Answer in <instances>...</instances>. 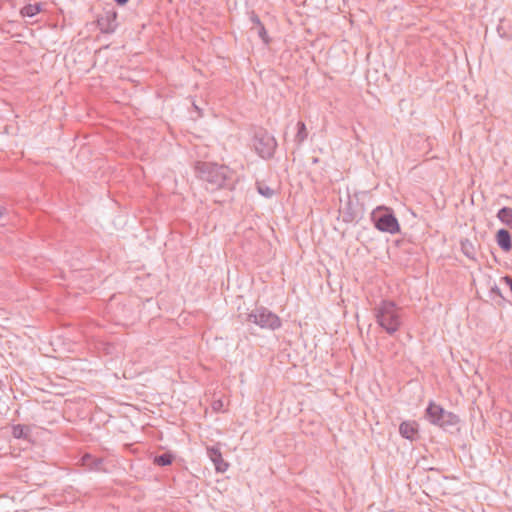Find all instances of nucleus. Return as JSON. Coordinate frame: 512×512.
<instances>
[{
    "label": "nucleus",
    "mask_w": 512,
    "mask_h": 512,
    "mask_svg": "<svg viewBox=\"0 0 512 512\" xmlns=\"http://www.w3.org/2000/svg\"><path fill=\"white\" fill-rule=\"evenodd\" d=\"M498 219L512 228V208L503 207L497 213Z\"/></svg>",
    "instance_id": "obj_12"
},
{
    "label": "nucleus",
    "mask_w": 512,
    "mask_h": 512,
    "mask_svg": "<svg viewBox=\"0 0 512 512\" xmlns=\"http://www.w3.org/2000/svg\"><path fill=\"white\" fill-rule=\"evenodd\" d=\"M97 25L102 33H113L117 28V13L114 10H106L98 16Z\"/></svg>",
    "instance_id": "obj_6"
},
{
    "label": "nucleus",
    "mask_w": 512,
    "mask_h": 512,
    "mask_svg": "<svg viewBox=\"0 0 512 512\" xmlns=\"http://www.w3.org/2000/svg\"><path fill=\"white\" fill-rule=\"evenodd\" d=\"M497 244L501 249L508 252L512 248L510 233L505 229H500L496 234Z\"/></svg>",
    "instance_id": "obj_11"
},
{
    "label": "nucleus",
    "mask_w": 512,
    "mask_h": 512,
    "mask_svg": "<svg viewBox=\"0 0 512 512\" xmlns=\"http://www.w3.org/2000/svg\"><path fill=\"white\" fill-rule=\"evenodd\" d=\"M509 364H510V366L512 367V354H511V355H510V357H509Z\"/></svg>",
    "instance_id": "obj_23"
},
{
    "label": "nucleus",
    "mask_w": 512,
    "mask_h": 512,
    "mask_svg": "<svg viewBox=\"0 0 512 512\" xmlns=\"http://www.w3.org/2000/svg\"><path fill=\"white\" fill-rule=\"evenodd\" d=\"M297 128H298V131H297V134L295 136V141L300 145L302 144L308 137V132H307V129H306V126H305V123L304 122H298L297 123Z\"/></svg>",
    "instance_id": "obj_16"
},
{
    "label": "nucleus",
    "mask_w": 512,
    "mask_h": 512,
    "mask_svg": "<svg viewBox=\"0 0 512 512\" xmlns=\"http://www.w3.org/2000/svg\"><path fill=\"white\" fill-rule=\"evenodd\" d=\"M221 406H222L221 401H216V402L213 403V409L214 410H219Z\"/></svg>",
    "instance_id": "obj_20"
},
{
    "label": "nucleus",
    "mask_w": 512,
    "mask_h": 512,
    "mask_svg": "<svg viewBox=\"0 0 512 512\" xmlns=\"http://www.w3.org/2000/svg\"><path fill=\"white\" fill-rule=\"evenodd\" d=\"M41 11L40 4H28L24 6L20 13L23 17H33Z\"/></svg>",
    "instance_id": "obj_14"
},
{
    "label": "nucleus",
    "mask_w": 512,
    "mask_h": 512,
    "mask_svg": "<svg viewBox=\"0 0 512 512\" xmlns=\"http://www.w3.org/2000/svg\"><path fill=\"white\" fill-rule=\"evenodd\" d=\"M372 219L375 227L390 234L399 232L400 226L398 220L391 211L386 208H378L372 213Z\"/></svg>",
    "instance_id": "obj_5"
},
{
    "label": "nucleus",
    "mask_w": 512,
    "mask_h": 512,
    "mask_svg": "<svg viewBox=\"0 0 512 512\" xmlns=\"http://www.w3.org/2000/svg\"><path fill=\"white\" fill-rule=\"evenodd\" d=\"M118 4L123 5L127 3L128 0H115Z\"/></svg>",
    "instance_id": "obj_21"
},
{
    "label": "nucleus",
    "mask_w": 512,
    "mask_h": 512,
    "mask_svg": "<svg viewBox=\"0 0 512 512\" xmlns=\"http://www.w3.org/2000/svg\"><path fill=\"white\" fill-rule=\"evenodd\" d=\"M4 213H5V209L0 207V218L3 217Z\"/></svg>",
    "instance_id": "obj_22"
},
{
    "label": "nucleus",
    "mask_w": 512,
    "mask_h": 512,
    "mask_svg": "<svg viewBox=\"0 0 512 512\" xmlns=\"http://www.w3.org/2000/svg\"><path fill=\"white\" fill-rule=\"evenodd\" d=\"M461 250L463 254L466 255L468 258H475V247L469 239H464L461 241Z\"/></svg>",
    "instance_id": "obj_13"
},
{
    "label": "nucleus",
    "mask_w": 512,
    "mask_h": 512,
    "mask_svg": "<svg viewBox=\"0 0 512 512\" xmlns=\"http://www.w3.org/2000/svg\"><path fill=\"white\" fill-rule=\"evenodd\" d=\"M243 321L254 323L262 329L276 330L281 327L279 316L262 306L247 313Z\"/></svg>",
    "instance_id": "obj_3"
},
{
    "label": "nucleus",
    "mask_w": 512,
    "mask_h": 512,
    "mask_svg": "<svg viewBox=\"0 0 512 512\" xmlns=\"http://www.w3.org/2000/svg\"><path fill=\"white\" fill-rule=\"evenodd\" d=\"M253 146L260 157L269 159L275 153L277 142L273 135L261 129L254 135Z\"/></svg>",
    "instance_id": "obj_4"
},
{
    "label": "nucleus",
    "mask_w": 512,
    "mask_h": 512,
    "mask_svg": "<svg viewBox=\"0 0 512 512\" xmlns=\"http://www.w3.org/2000/svg\"><path fill=\"white\" fill-rule=\"evenodd\" d=\"M199 172L201 179L210 184L212 189L228 186L233 176L227 166L212 163H202Z\"/></svg>",
    "instance_id": "obj_2"
},
{
    "label": "nucleus",
    "mask_w": 512,
    "mask_h": 512,
    "mask_svg": "<svg viewBox=\"0 0 512 512\" xmlns=\"http://www.w3.org/2000/svg\"><path fill=\"white\" fill-rule=\"evenodd\" d=\"M82 464L89 469H98L102 463L101 459H95L90 454H85L82 459Z\"/></svg>",
    "instance_id": "obj_15"
},
{
    "label": "nucleus",
    "mask_w": 512,
    "mask_h": 512,
    "mask_svg": "<svg viewBox=\"0 0 512 512\" xmlns=\"http://www.w3.org/2000/svg\"><path fill=\"white\" fill-rule=\"evenodd\" d=\"M426 414L431 423L441 427L445 426V417L449 416V414L442 407L436 404H430L426 410Z\"/></svg>",
    "instance_id": "obj_7"
},
{
    "label": "nucleus",
    "mask_w": 512,
    "mask_h": 512,
    "mask_svg": "<svg viewBox=\"0 0 512 512\" xmlns=\"http://www.w3.org/2000/svg\"><path fill=\"white\" fill-rule=\"evenodd\" d=\"M257 191L266 198H271L275 194V190L262 182H257Z\"/></svg>",
    "instance_id": "obj_19"
},
{
    "label": "nucleus",
    "mask_w": 512,
    "mask_h": 512,
    "mask_svg": "<svg viewBox=\"0 0 512 512\" xmlns=\"http://www.w3.org/2000/svg\"><path fill=\"white\" fill-rule=\"evenodd\" d=\"M173 458L174 456L171 453H164L159 456H156L154 459V463L159 466H167L172 463Z\"/></svg>",
    "instance_id": "obj_18"
},
{
    "label": "nucleus",
    "mask_w": 512,
    "mask_h": 512,
    "mask_svg": "<svg viewBox=\"0 0 512 512\" xmlns=\"http://www.w3.org/2000/svg\"><path fill=\"white\" fill-rule=\"evenodd\" d=\"M399 432L402 437L413 440L418 432L417 424L415 422L404 421L399 426Z\"/></svg>",
    "instance_id": "obj_10"
},
{
    "label": "nucleus",
    "mask_w": 512,
    "mask_h": 512,
    "mask_svg": "<svg viewBox=\"0 0 512 512\" xmlns=\"http://www.w3.org/2000/svg\"><path fill=\"white\" fill-rule=\"evenodd\" d=\"M374 316L378 325L388 334L393 335L402 325V311L395 302L383 300L374 308Z\"/></svg>",
    "instance_id": "obj_1"
},
{
    "label": "nucleus",
    "mask_w": 512,
    "mask_h": 512,
    "mask_svg": "<svg viewBox=\"0 0 512 512\" xmlns=\"http://www.w3.org/2000/svg\"><path fill=\"white\" fill-rule=\"evenodd\" d=\"M29 433V428L25 425L17 424L12 428V435L17 438H26Z\"/></svg>",
    "instance_id": "obj_17"
},
{
    "label": "nucleus",
    "mask_w": 512,
    "mask_h": 512,
    "mask_svg": "<svg viewBox=\"0 0 512 512\" xmlns=\"http://www.w3.org/2000/svg\"><path fill=\"white\" fill-rule=\"evenodd\" d=\"M250 21L254 24V27H252V29H256L258 36L263 40L264 43L268 44L269 37L267 31L263 23L261 22L260 18L255 12H251Z\"/></svg>",
    "instance_id": "obj_9"
},
{
    "label": "nucleus",
    "mask_w": 512,
    "mask_h": 512,
    "mask_svg": "<svg viewBox=\"0 0 512 512\" xmlns=\"http://www.w3.org/2000/svg\"><path fill=\"white\" fill-rule=\"evenodd\" d=\"M207 454L210 460L213 462L217 472L223 473L228 469L229 464L224 461L219 447H208Z\"/></svg>",
    "instance_id": "obj_8"
}]
</instances>
